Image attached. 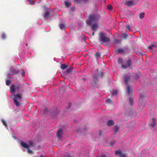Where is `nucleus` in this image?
<instances>
[{
    "label": "nucleus",
    "instance_id": "nucleus-1",
    "mask_svg": "<svg viewBox=\"0 0 157 157\" xmlns=\"http://www.w3.org/2000/svg\"><path fill=\"white\" fill-rule=\"evenodd\" d=\"M22 98V94L20 93L14 95L12 98L17 106L18 107L21 105V103L18 101H21Z\"/></svg>",
    "mask_w": 157,
    "mask_h": 157
},
{
    "label": "nucleus",
    "instance_id": "nucleus-2",
    "mask_svg": "<svg viewBox=\"0 0 157 157\" xmlns=\"http://www.w3.org/2000/svg\"><path fill=\"white\" fill-rule=\"evenodd\" d=\"M99 40L101 44L107 43L110 41L109 38L107 36L106 34L102 32L100 33Z\"/></svg>",
    "mask_w": 157,
    "mask_h": 157
},
{
    "label": "nucleus",
    "instance_id": "nucleus-3",
    "mask_svg": "<svg viewBox=\"0 0 157 157\" xmlns=\"http://www.w3.org/2000/svg\"><path fill=\"white\" fill-rule=\"evenodd\" d=\"M124 82L126 85L127 86V90L128 93L130 96L132 95V90L130 88V86L128 85V82L130 81V77L127 74H125L124 77Z\"/></svg>",
    "mask_w": 157,
    "mask_h": 157
},
{
    "label": "nucleus",
    "instance_id": "nucleus-4",
    "mask_svg": "<svg viewBox=\"0 0 157 157\" xmlns=\"http://www.w3.org/2000/svg\"><path fill=\"white\" fill-rule=\"evenodd\" d=\"M20 89L21 86L19 84H13L10 86V91L11 94H13L16 92L17 90L18 91L20 90Z\"/></svg>",
    "mask_w": 157,
    "mask_h": 157
},
{
    "label": "nucleus",
    "instance_id": "nucleus-5",
    "mask_svg": "<svg viewBox=\"0 0 157 157\" xmlns=\"http://www.w3.org/2000/svg\"><path fill=\"white\" fill-rule=\"evenodd\" d=\"M132 60L131 59H128L124 61V64L121 65V68L124 69L130 67L132 66Z\"/></svg>",
    "mask_w": 157,
    "mask_h": 157
},
{
    "label": "nucleus",
    "instance_id": "nucleus-6",
    "mask_svg": "<svg viewBox=\"0 0 157 157\" xmlns=\"http://www.w3.org/2000/svg\"><path fill=\"white\" fill-rule=\"evenodd\" d=\"M138 3V0H126L124 4L129 7H131L136 5Z\"/></svg>",
    "mask_w": 157,
    "mask_h": 157
},
{
    "label": "nucleus",
    "instance_id": "nucleus-7",
    "mask_svg": "<svg viewBox=\"0 0 157 157\" xmlns=\"http://www.w3.org/2000/svg\"><path fill=\"white\" fill-rule=\"evenodd\" d=\"M95 20V16L94 15H90L89 16L88 19L86 21V23L87 25H91L93 22H94Z\"/></svg>",
    "mask_w": 157,
    "mask_h": 157
},
{
    "label": "nucleus",
    "instance_id": "nucleus-8",
    "mask_svg": "<svg viewBox=\"0 0 157 157\" xmlns=\"http://www.w3.org/2000/svg\"><path fill=\"white\" fill-rule=\"evenodd\" d=\"M21 145L23 147H24L25 148H26L27 149V152L29 154H31L33 153V151L31 150L29 148V146L27 144L25 143L23 141H21Z\"/></svg>",
    "mask_w": 157,
    "mask_h": 157
},
{
    "label": "nucleus",
    "instance_id": "nucleus-9",
    "mask_svg": "<svg viewBox=\"0 0 157 157\" xmlns=\"http://www.w3.org/2000/svg\"><path fill=\"white\" fill-rule=\"evenodd\" d=\"M98 70L96 69L95 70V73L94 74L93 76V82L94 83H96L99 82V80H98V75L97 74H96V72H98Z\"/></svg>",
    "mask_w": 157,
    "mask_h": 157
},
{
    "label": "nucleus",
    "instance_id": "nucleus-10",
    "mask_svg": "<svg viewBox=\"0 0 157 157\" xmlns=\"http://www.w3.org/2000/svg\"><path fill=\"white\" fill-rule=\"evenodd\" d=\"M116 155H119V157H126V155L125 153H122L121 151H116L115 152Z\"/></svg>",
    "mask_w": 157,
    "mask_h": 157
},
{
    "label": "nucleus",
    "instance_id": "nucleus-11",
    "mask_svg": "<svg viewBox=\"0 0 157 157\" xmlns=\"http://www.w3.org/2000/svg\"><path fill=\"white\" fill-rule=\"evenodd\" d=\"M63 132V129L61 128H60L58 129L57 132L56 136H57L59 139H61L62 137V133Z\"/></svg>",
    "mask_w": 157,
    "mask_h": 157
},
{
    "label": "nucleus",
    "instance_id": "nucleus-12",
    "mask_svg": "<svg viewBox=\"0 0 157 157\" xmlns=\"http://www.w3.org/2000/svg\"><path fill=\"white\" fill-rule=\"evenodd\" d=\"M10 71L11 74L17 75L19 73L20 71L19 70H15L13 68H11L10 70Z\"/></svg>",
    "mask_w": 157,
    "mask_h": 157
},
{
    "label": "nucleus",
    "instance_id": "nucleus-13",
    "mask_svg": "<svg viewBox=\"0 0 157 157\" xmlns=\"http://www.w3.org/2000/svg\"><path fill=\"white\" fill-rule=\"evenodd\" d=\"M155 118H153L152 120L150 121L149 124L150 126L153 128L155 126Z\"/></svg>",
    "mask_w": 157,
    "mask_h": 157
},
{
    "label": "nucleus",
    "instance_id": "nucleus-14",
    "mask_svg": "<svg viewBox=\"0 0 157 157\" xmlns=\"http://www.w3.org/2000/svg\"><path fill=\"white\" fill-rule=\"evenodd\" d=\"M50 13H51L49 12V11H46L44 15V17L47 19H49L50 17Z\"/></svg>",
    "mask_w": 157,
    "mask_h": 157
},
{
    "label": "nucleus",
    "instance_id": "nucleus-15",
    "mask_svg": "<svg viewBox=\"0 0 157 157\" xmlns=\"http://www.w3.org/2000/svg\"><path fill=\"white\" fill-rule=\"evenodd\" d=\"M157 45L155 44H154L149 46L148 47V48L150 50H153L157 47Z\"/></svg>",
    "mask_w": 157,
    "mask_h": 157
},
{
    "label": "nucleus",
    "instance_id": "nucleus-16",
    "mask_svg": "<svg viewBox=\"0 0 157 157\" xmlns=\"http://www.w3.org/2000/svg\"><path fill=\"white\" fill-rule=\"evenodd\" d=\"M97 30H90L88 32V34L90 36H93L94 35L95 33H96Z\"/></svg>",
    "mask_w": 157,
    "mask_h": 157
},
{
    "label": "nucleus",
    "instance_id": "nucleus-17",
    "mask_svg": "<svg viewBox=\"0 0 157 157\" xmlns=\"http://www.w3.org/2000/svg\"><path fill=\"white\" fill-rule=\"evenodd\" d=\"M116 52L117 53H123L124 52V50L122 48L117 49L116 50Z\"/></svg>",
    "mask_w": 157,
    "mask_h": 157
},
{
    "label": "nucleus",
    "instance_id": "nucleus-18",
    "mask_svg": "<svg viewBox=\"0 0 157 157\" xmlns=\"http://www.w3.org/2000/svg\"><path fill=\"white\" fill-rule=\"evenodd\" d=\"M114 124V122L112 120H109L107 123V125L109 126H112Z\"/></svg>",
    "mask_w": 157,
    "mask_h": 157
},
{
    "label": "nucleus",
    "instance_id": "nucleus-19",
    "mask_svg": "<svg viewBox=\"0 0 157 157\" xmlns=\"http://www.w3.org/2000/svg\"><path fill=\"white\" fill-rule=\"evenodd\" d=\"M64 3L65 6L67 8L71 6V3L68 2L66 1H65L64 2Z\"/></svg>",
    "mask_w": 157,
    "mask_h": 157
},
{
    "label": "nucleus",
    "instance_id": "nucleus-20",
    "mask_svg": "<svg viewBox=\"0 0 157 157\" xmlns=\"http://www.w3.org/2000/svg\"><path fill=\"white\" fill-rule=\"evenodd\" d=\"M119 129V127L117 125H116L114 127V131L115 133H116Z\"/></svg>",
    "mask_w": 157,
    "mask_h": 157
},
{
    "label": "nucleus",
    "instance_id": "nucleus-21",
    "mask_svg": "<svg viewBox=\"0 0 157 157\" xmlns=\"http://www.w3.org/2000/svg\"><path fill=\"white\" fill-rule=\"evenodd\" d=\"M68 67V65H66L65 64H62L61 65V68L62 70H64L67 68Z\"/></svg>",
    "mask_w": 157,
    "mask_h": 157
},
{
    "label": "nucleus",
    "instance_id": "nucleus-22",
    "mask_svg": "<svg viewBox=\"0 0 157 157\" xmlns=\"http://www.w3.org/2000/svg\"><path fill=\"white\" fill-rule=\"evenodd\" d=\"M28 143L29 145L31 147H34L35 146V144L32 141H28Z\"/></svg>",
    "mask_w": 157,
    "mask_h": 157
},
{
    "label": "nucleus",
    "instance_id": "nucleus-23",
    "mask_svg": "<svg viewBox=\"0 0 157 157\" xmlns=\"http://www.w3.org/2000/svg\"><path fill=\"white\" fill-rule=\"evenodd\" d=\"M123 60L121 57L118 58V63L119 64L121 65V66L123 64Z\"/></svg>",
    "mask_w": 157,
    "mask_h": 157
},
{
    "label": "nucleus",
    "instance_id": "nucleus-24",
    "mask_svg": "<svg viewBox=\"0 0 157 157\" xmlns=\"http://www.w3.org/2000/svg\"><path fill=\"white\" fill-rule=\"evenodd\" d=\"M128 37V35L126 33L123 34L121 36V38L122 39H126Z\"/></svg>",
    "mask_w": 157,
    "mask_h": 157
},
{
    "label": "nucleus",
    "instance_id": "nucleus-25",
    "mask_svg": "<svg viewBox=\"0 0 157 157\" xmlns=\"http://www.w3.org/2000/svg\"><path fill=\"white\" fill-rule=\"evenodd\" d=\"M101 56V53L100 52H98L95 53V56L97 58H99Z\"/></svg>",
    "mask_w": 157,
    "mask_h": 157
},
{
    "label": "nucleus",
    "instance_id": "nucleus-26",
    "mask_svg": "<svg viewBox=\"0 0 157 157\" xmlns=\"http://www.w3.org/2000/svg\"><path fill=\"white\" fill-rule=\"evenodd\" d=\"M59 28L60 29H66V28L65 27L64 24H61L60 25Z\"/></svg>",
    "mask_w": 157,
    "mask_h": 157
},
{
    "label": "nucleus",
    "instance_id": "nucleus-27",
    "mask_svg": "<svg viewBox=\"0 0 157 157\" xmlns=\"http://www.w3.org/2000/svg\"><path fill=\"white\" fill-rule=\"evenodd\" d=\"M121 41L117 39H115L114 43L116 44H120L121 43Z\"/></svg>",
    "mask_w": 157,
    "mask_h": 157
},
{
    "label": "nucleus",
    "instance_id": "nucleus-28",
    "mask_svg": "<svg viewBox=\"0 0 157 157\" xmlns=\"http://www.w3.org/2000/svg\"><path fill=\"white\" fill-rule=\"evenodd\" d=\"M129 103L130 105H132L133 104V100L132 98L130 97L129 98Z\"/></svg>",
    "mask_w": 157,
    "mask_h": 157
},
{
    "label": "nucleus",
    "instance_id": "nucleus-29",
    "mask_svg": "<svg viewBox=\"0 0 157 157\" xmlns=\"http://www.w3.org/2000/svg\"><path fill=\"white\" fill-rule=\"evenodd\" d=\"M144 16V13H140L139 15V17L140 19L143 18Z\"/></svg>",
    "mask_w": 157,
    "mask_h": 157
},
{
    "label": "nucleus",
    "instance_id": "nucleus-30",
    "mask_svg": "<svg viewBox=\"0 0 157 157\" xmlns=\"http://www.w3.org/2000/svg\"><path fill=\"white\" fill-rule=\"evenodd\" d=\"M98 24H95L92 25V29H95L97 28Z\"/></svg>",
    "mask_w": 157,
    "mask_h": 157
},
{
    "label": "nucleus",
    "instance_id": "nucleus-31",
    "mask_svg": "<svg viewBox=\"0 0 157 157\" xmlns=\"http://www.w3.org/2000/svg\"><path fill=\"white\" fill-rule=\"evenodd\" d=\"M74 3L76 4L82 3L81 0H74Z\"/></svg>",
    "mask_w": 157,
    "mask_h": 157
},
{
    "label": "nucleus",
    "instance_id": "nucleus-32",
    "mask_svg": "<svg viewBox=\"0 0 157 157\" xmlns=\"http://www.w3.org/2000/svg\"><path fill=\"white\" fill-rule=\"evenodd\" d=\"M11 83V81L10 80H7L6 81V85L7 86H9L10 85Z\"/></svg>",
    "mask_w": 157,
    "mask_h": 157
},
{
    "label": "nucleus",
    "instance_id": "nucleus-33",
    "mask_svg": "<svg viewBox=\"0 0 157 157\" xmlns=\"http://www.w3.org/2000/svg\"><path fill=\"white\" fill-rule=\"evenodd\" d=\"M72 71V70L71 68H69L67 69V70L66 71V72L67 73H71Z\"/></svg>",
    "mask_w": 157,
    "mask_h": 157
},
{
    "label": "nucleus",
    "instance_id": "nucleus-34",
    "mask_svg": "<svg viewBox=\"0 0 157 157\" xmlns=\"http://www.w3.org/2000/svg\"><path fill=\"white\" fill-rule=\"evenodd\" d=\"M2 121L3 123V124L6 127L7 126V124L6 122V121L4 120H2Z\"/></svg>",
    "mask_w": 157,
    "mask_h": 157
},
{
    "label": "nucleus",
    "instance_id": "nucleus-35",
    "mask_svg": "<svg viewBox=\"0 0 157 157\" xmlns=\"http://www.w3.org/2000/svg\"><path fill=\"white\" fill-rule=\"evenodd\" d=\"M106 102L107 103H109L111 104L112 103V100L109 99H107L106 100Z\"/></svg>",
    "mask_w": 157,
    "mask_h": 157
},
{
    "label": "nucleus",
    "instance_id": "nucleus-36",
    "mask_svg": "<svg viewBox=\"0 0 157 157\" xmlns=\"http://www.w3.org/2000/svg\"><path fill=\"white\" fill-rule=\"evenodd\" d=\"M117 94V91L116 90H114L112 93V95H116Z\"/></svg>",
    "mask_w": 157,
    "mask_h": 157
},
{
    "label": "nucleus",
    "instance_id": "nucleus-37",
    "mask_svg": "<svg viewBox=\"0 0 157 157\" xmlns=\"http://www.w3.org/2000/svg\"><path fill=\"white\" fill-rule=\"evenodd\" d=\"M107 9L109 10H111L112 9V6L110 5H108L107 6Z\"/></svg>",
    "mask_w": 157,
    "mask_h": 157
},
{
    "label": "nucleus",
    "instance_id": "nucleus-38",
    "mask_svg": "<svg viewBox=\"0 0 157 157\" xmlns=\"http://www.w3.org/2000/svg\"><path fill=\"white\" fill-rule=\"evenodd\" d=\"M22 77H23L25 76V70L24 69H22Z\"/></svg>",
    "mask_w": 157,
    "mask_h": 157
},
{
    "label": "nucleus",
    "instance_id": "nucleus-39",
    "mask_svg": "<svg viewBox=\"0 0 157 157\" xmlns=\"http://www.w3.org/2000/svg\"><path fill=\"white\" fill-rule=\"evenodd\" d=\"M29 2V4L31 5H33V2L32 0H27Z\"/></svg>",
    "mask_w": 157,
    "mask_h": 157
},
{
    "label": "nucleus",
    "instance_id": "nucleus-40",
    "mask_svg": "<svg viewBox=\"0 0 157 157\" xmlns=\"http://www.w3.org/2000/svg\"><path fill=\"white\" fill-rule=\"evenodd\" d=\"M82 3H83L84 4L86 3L88 1V0H81Z\"/></svg>",
    "mask_w": 157,
    "mask_h": 157
},
{
    "label": "nucleus",
    "instance_id": "nucleus-41",
    "mask_svg": "<svg viewBox=\"0 0 157 157\" xmlns=\"http://www.w3.org/2000/svg\"><path fill=\"white\" fill-rule=\"evenodd\" d=\"M103 75V73L102 72H101L100 73L99 75V77H100V78H102Z\"/></svg>",
    "mask_w": 157,
    "mask_h": 157
},
{
    "label": "nucleus",
    "instance_id": "nucleus-42",
    "mask_svg": "<svg viewBox=\"0 0 157 157\" xmlns=\"http://www.w3.org/2000/svg\"><path fill=\"white\" fill-rule=\"evenodd\" d=\"M2 37L4 39H5L6 38V35L5 33H3L2 34Z\"/></svg>",
    "mask_w": 157,
    "mask_h": 157
},
{
    "label": "nucleus",
    "instance_id": "nucleus-43",
    "mask_svg": "<svg viewBox=\"0 0 157 157\" xmlns=\"http://www.w3.org/2000/svg\"><path fill=\"white\" fill-rule=\"evenodd\" d=\"M125 27L127 29H130V26L129 25H127Z\"/></svg>",
    "mask_w": 157,
    "mask_h": 157
},
{
    "label": "nucleus",
    "instance_id": "nucleus-44",
    "mask_svg": "<svg viewBox=\"0 0 157 157\" xmlns=\"http://www.w3.org/2000/svg\"><path fill=\"white\" fill-rule=\"evenodd\" d=\"M65 157H71L69 154V153H67V154H66L65 155Z\"/></svg>",
    "mask_w": 157,
    "mask_h": 157
},
{
    "label": "nucleus",
    "instance_id": "nucleus-45",
    "mask_svg": "<svg viewBox=\"0 0 157 157\" xmlns=\"http://www.w3.org/2000/svg\"><path fill=\"white\" fill-rule=\"evenodd\" d=\"M135 78L136 79H137L139 78V76H138V75L137 74H136L135 75Z\"/></svg>",
    "mask_w": 157,
    "mask_h": 157
},
{
    "label": "nucleus",
    "instance_id": "nucleus-46",
    "mask_svg": "<svg viewBox=\"0 0 157 157\" xmlns=\"http://www.w3.org/2000/svg\"><path fill=\"white\" fill-rule=\"evenodd\" d=\"M102 133V132L101 131H99V134L100 136H101V135Z\"/></svg>",
    "mask_w": 157,
    "mask_h": 157
},
{
    "label": "nucleus",
    "instance_id": "nucleus-47",
    "mask_svg": "<svg viewBox=\"0 0 157 157\" xmlns=\"http://www.w3.org/2000/svg\"><path fill=\"white\" fill-rule=\"evenodd\" d=\"M71 103H69V107H70L71 106Z\"/></svg>",
    "mask_w": 157,
    "mask_h": 157
},
{
    "label": "nucleus",
    "instance_id": "nucleus-48",
    "mask_svg": "<svg viewBox=\"0 0 157 157\" xmlns=\"http://www.w3.org/2000/svg\"><path fill=\"white\" fill-rule=\"evenodd\" d=\"M82 79L84 81H85L86 80V79L85 78H82Z\"/></svg>",
    "mask_w": 157,
    "mask_h": 157
},
{
    "label": "nucleus",
    "instance_id": "nucleus-49",
    "mask_svg": "<svg viewBox=\"0 0 157 157\" xmlns=\"http://www.w3.org/2000/svg\"><path fill=\"white\" fill-rule=\"evenodd\" d=\"M101 157H106V156L104 155H103L101 156Z\"/></svg>",
    "mask_w": 157,
    "mask_h": 157
},
{
    "label": "nucleus",
    "instance_id": "nucleus-50",
    "mask_svg": "<svg viewBox=\"0 0 157 157\" xmlns=\"http://www.w3.org/2000/svg\"><path fill=\"white\" fill-rule=\"evenodd\" d=\"M40 157H44L43 155H41L40 156Z\"/></svg>",
    "mask_w": 157,
    "mask_h": 157
},
{
    "label": "nucleus",
    "instance_id": "nucleus-51",
    "mask_svg": "<svg viewBox=\"0 0 157 157\" xmlns=\"http://www.w3.org/2000/svg\"><path fill=\"white\" fill-rule=\"evenodd\" d=\"M140 100H143V98H142L141 96L140 97Z\"/></svg>",
    "mask_w": 157,
    "mask_h": 157
},
{
    "label": "nucleus",
    "instance_id": "nucleus-52",
    "mask_svg": "<svg viewBox=\"0 0 157 157\" xmlns=\"http://www.w3.org/2000/svg\"><path fill=\"white\" fill-rule=\"evenodd\" d=\"M26 46H27V45H28V44H26Z\"/></svg>",
    "mask_w": 157,
    "mask_h": 157
},
{
    "label": "nucleus",
    "instance_id": "nucleus-53",
    "mask_svg": "<svg viewBox=\"0 0 157 157\" xmlns=\"http://www.w3.org/2000/svg\"><path fill=\"white\" fill-rule=\"evenodd\" d=\"M77 131H78V132H79V130L78 129L77 130Z\"/></svg>",
    "mask_w": 157,
    "mask_h": 157
},
{
    "label": "nucleus",
    "instance_id": "nucleus-54",
    "mask_svg": "<svg viewBox=\"0 0 157 157\" xmlns=\"http://www.w3.org/2000/svg\"><path fill=\"white\" fill-rule=\"evenodd\" d=\"M84 40V41L85 42H86V41L85 40Z\"/></svg>",
    "mask_w": 157,
    "mask_h": 157
}]
</instances>
